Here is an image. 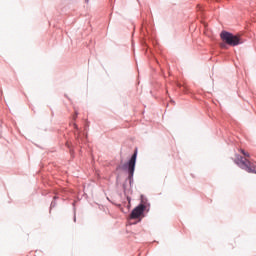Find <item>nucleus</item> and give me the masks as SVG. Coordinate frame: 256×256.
<instances>
[{
	"mask_svg": "<svg viewBox=\"0 0 256 256\" xmlns=\"http://www.w3.org/2000/svg\"><path fill=\"white\" fill-rule=\"evenodd\" d=\"M220 37L224 43L231 47H237V45H241V43H243L240 35H233L227 31L221 32Z\"/></svg>",
	"mask_w": 256,
	"mask_h": 256,
	"instance_id": "1",
	"label": "nucleus"
},
{
	"mask_svg": "<svg viewBox=\"0 0 256 256\" xmlns=\"http://www.w3.org/2000/svg\"><path fill=\"white\" fill-rule=\"evenodd\" d=\"M236 163L241 169L247 171V173H255L256 174V165L254 162L247 158H243L242 156L238 157Z\"/></svg>",
	"mask_w": 256,
	"mask_h": 256,
	"instance_id": "2",
	"label": "nucleus"
},
{
	"mask_svg": "<svg viewBox=\"0 0 256 256\" xmlns=\"http://www.w3.org/2000/svg\"><path fill=\"white\" fill-rule=\"evenodd\" d=\"M137 161V152H135L131 159L128 162V173H129V178L133 177V174L135 173V163Z\"/></svg>",
	"mask_w": 256,
	"mask_h": 256,
	"instance_id": "3",
	"label": "nucleus"
},
{
	"mask_svg": "<svg viewBox=\"0 0 256 256\" xmlns=\"http://www.w3.org/2000/svg\"><path fill=\"white\" fill-rule=\"evenodd\" d=\"M143 211H145V205L140 204L131 212L130 214L131 219H139V217L143 215Z\"/></svg>",
	"mask_w": 256,
	"mask_h": 256,
	"instance_id": "4",
	"label": "nucleus"
},
{
	"mask_svg": "<svg viewBox=\"0 0 256 256\" xmlns=\"http://www.w3.org/2000/svg\"><path fill=\"white\" fill-rule=\"evenodd\" d=\"M240 151L244 155V157H246L247 159L251 158V154H249L248 152H245V150L241 149Z\"/></svg>",
	"mask_w": 256,
	"mask_h": 256,
	"instance_id": "5",
	"label": "nucleus"
},
{
	"mask_svg": "<svg viewBox=\"0 0 256 256\" xmlns=\"http://www.w3.org/2000/svg\"><path fill=\"white\" fill-rule=\"evenodd\" d=\"M74 119H77V113L74 115Z\"/></svg>",
	"mask_w": 256,
	"mask_h": 256,
	"instance_id": "6",
	"label": "nucleus"
},
{
	"mask_svg": "<svg viewBox=\"0 0 256 256\" xmlns=\"http://www.w3.org/2000/svg\"><path fill=\"white\" fill-rule=\"evenodd\" d=\"M75 129H77V124H74Z\"/></svg>",
	"mask_w": 256,
	"mask_h": 256,
	"instance_id": "7",
	"label": "nucleus"
},
{
	"mask_svg": "<svg viewBox=\"0 0 256 256\" xmlns=\"http://www.w3.org/2000/svg\"><path fill=\"white\" fill-rule=\"evenodd\" d=\"M86 1V3H89V0H85Z\"/></svg>",
	"mask_w": 256,
	"mask_h": 256,
	"instance_id": "8",
	"label": "nucleus"
}]
</instances>
